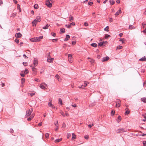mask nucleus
Instances as JSON below:
<instances>
[{
  "instance_id": "1",
  "label": "nucleus",
  "mask_w": 146,
  "mask_h": 146,
  "mask_svg": "<svg viewBox=\"0 0 146 146\" xmlns=\"http://www.w3.org/2000/svg\"><path fill=\"white\" fill-rule=\"evenodd\" d=\"M32 111V109L31 108V109H29L26 111V116L27 117H28L29 116L31 115Z\"/></svg>"
},
{
  "instance_id": "2",
  "label": "nucleus",
  "mask_w": 146,
  "mask_h": 146,
  "mask_svg": "<svg viewBox=\"0 0 146 146\" xmlns=\"http://www.w3.org/2000/svg\"><path fill=\"white\" fill-rule=\"evenodd\" d=\"M126 130L124 128H122L117 129L116 132L117 133H123L126 131Z\"/></svg>"
},
{
  "instance_id": "3",
  "label": "nucleus",
  "mask_w": 146,
  "mask_h": 146,
  "mask_svg": "<svg viewBox=\"0 0 146 146\" xmlns=\"http://www.w3.org/2000/svg\"><path fill=\"white\" fill-rule=\"evenodd\" d=\"M45 4L48 7L50 8L52 6V4L50 2L49 0H47L45 2Z\"/></svg>"
},
{
  "instance_id": "4",
  "label": "nucleus",
  "mask_w": 146,
  "mask_h": 146,
  "mask_svg": "<svg viewBox=\"0 0 146 146\" xmlns=\"http://www.w3.org/2000/svg\"><path fill=\"white\" fill-rule=\"evenodd\" d=\"M68 61L70 63H72L73 61V58L72 57V54H68Z\"/></svg>"
},
{
  "instance_id": "5",
  "label": "nucleus",
  "mask_w": 146,
  "mask_h": 146,
  "mask_svg": "<svg viewBox=\"0 0 146 146\" xmlns=\"http://www.w3.org/2000/svg\"><path fill=\"white\" fill-rule=\"evenodd\" d=\"M75 25V23L74 22H72L71 23H70L69 25H66L65 26L68 28H70L71 27V26L72 25L73 26H74Z\"/></svg>"
},
{
  "instance_id": "6",
  "label": "nucleus",
  "mask_w": 146,
  "mask_h": 146,
  "mask_svg": "<svg viewBox=\"0 0 146 146\" xmlns=\"http://www.w3.org/2000/svg\"><path fill=\"white\" fill-rule=\"evenodd\" d=\"M29 104H30V106H34L35 105L36 101H30Z\"/></svg>"
},
{
  "instance_id": "7",
  "label": "nucleus",
  "mask_w": 146,
  "mask_h": 146,
  "mask_svg": "<svg viewBox=\"0 0 146 146\" xmlns=\"http://www.w3.org/2000/svg\"><path fill=\"white\" fill-rule=\"evenodd\" d=\"M38 64V61L35 58L34 60L33 65L34 66H37Z\"/></svg>"
},
{
  "instance_id": "8",
  "label": "nucleus",
  "mask_w": 146,
  "mask_h": 146,
  "mask_svg": "<svg viewBox=\"0 0 146 146\" xmlns=\"http://www.w3.org/2000/svg\"><path fill=\"white\" fill-rule=\"evenodd\" d=\"M54 59L52 58H50V57H48L47 61L50 63L52 62Z\"/></svg>"
},
{
  "instance_id": "9",
  "label": "nucleus",
  "mask_w": 146,
  "mask_h": 146,
  "mask_svg": "<svg viewBox=\"0 0 146 146\" xmlns=\"http://www.w3.org/2000/svg\"><path fill=\"white\" fill-rule=\"evenodd\" d=\"M44 85L47 86V85L44 83H42L40 85V87L42 89L45 90L46 89L44 86Z\"/></svg>"
},
{
  "instance_id": "10",
  "label": "nucleus",
  "mask_w": 146,
  "mask_h": 146,
  "mask_svg": "<svg viewBox=\"0 0 146 146\" xmlns=\"http://www.w3.org/2000/svg\"><path fill=\"white\" fill-rule=\"evenodd\" d=\"M15 36L16 38H19L22 36V35L20 33H18L16 34Z\"/></svg>"
},
{
  "instance_id": "11",
  "label": "nucleus",
  "mask_w": 146,
  "mask_h": 146,
  "mask_svg": "<svg viewBox=\"0 0 146 146\" xmlns=\"http://www.w3.org/2000/svg\"><path fill=\"white\" fill-rule=\"evenodd\" d=\"M43 36H40L39 37H35L36 42H38L40 40L43 38Z\"/></svg>"
},
{
  "instance_id": "12",
  "label": "nucleus",
  "mask_w": 146,
  "mask_h": 146,
  "mask_svg": "<svg viewBox=\"0 0 146 146\" xmlns=\"http://www.w3.org/2000/svg\"><path fill=\"white\" fill-rule=\"evenodd\" d=\"M121 101H117L116 102V107L118 108L120 107V103Z\"/></svg>"
},
{
  "instance_id": "13",
  "label": "nucleus",
  "mask_w": 146,
  "mask_h": 146,
  "mask_svg": "<svg viewBox=\"0 0 146 146\" xmlns=\"http://www.w3.org/2000/svg\"><path fill=\"white\" fill-rule=\"evenodd\" d=\"M34 116L35 114L33 113L29 118H27V120L28 121H31L32 119L34 117Z\"/></svg>"
},
{
  "instance_id": "14",
  "label": "nucleus",
  "mask_w": 146,
  "mask_h": 146,
  "mask_svg": "<svg viewBox=\"0 0 146 146\" xmlns=\"http://www.w3.org/2000/svg\"><path fill=\"white\" fill-rule=\"evenodd\" d=\"M48 105L49 106L51 107L52 108H55V107L53 104H52L51 101L48 102Z\"/></svg>"
},
{
  "instance_id": "15",
  "label": "nucleus",
  "mask_w": 146,
  "mask_h": 146,
  "mask_svg": "<svg viewBox=\"0 0 146 146\" xmlns=\"http://www.w3.org/2000/svg\"><path fill=\"white\" fill-rule=\"evenodd\" d=\"M109 58L108 56H106L105 57H104L102 60V61L103 62H104L105 61L108 60H109Z\"/></svg>"
},
{
  "instance_id": "16",
  "label": "nucleus",
  "mask_w": 146,
  "mask_h": 146,
  "mask_svg": "<svg viewBox=\"0 0 146 146\" xmlns=\"http://www.w3.org/2000/svg\"><path fill=\"white\" fill-rule=\"evenodd\" d=\"M37 23V20H36V19L34 20L32 22V24H33V26H34L35 25V26H36V24Z\"/></svg>"
},
{
  "instance_id": "17",
  "label": "nucleus",
  "mask_w": 146,
  "mask_h": 146,
  "mask_svg": "<svg viewBox=\"0 0 146 146\" xmlns=\"http://www.w3.org/2000/svg\"><path fill=\"white\" fill-rule=\"evenodd\" d=\"M70 38V36L68 35H66V37L64 39V41H65L68 40Z\"/></svg>"
},
{
  "instance_id": "18",
  "label": "nucleus",
  "mask_w": 146,
  "mask_h": 146,
  "mask_svg": "<svg viewBox=\"0 0 146 146\" xmlns=\"http://www.w3.org/2000/svg\"><path fill=\"white\" fill-rule=\"evenodd\" d=\"M121 11L120 9L118 10L116 13L115 14V15L116 16L119 15L121 13Z\"/></svg>"
},
{
  "instance_id": "19",
  "label": "nucleus",
  "mask_w": 146,
  "mask_h": 146,
  "mask_svg": "<svg viewBox=\"0 0 146 146\" xmlns=\"http://www.w3.org/2000/svg\"><path fill=\"white\" fill-rule=\"evenodd\" d=\"M139 60L141 61H146V57L144 56L142 58L140 59H139Z\"/></svg>"
},
{
  "instance_id": "20",
  "label": "nucleus",
  "mask_w": 146,
  "mask_h": 146,
  "mask_svg": "<svg viewBox=\"0 0 146 146\" xmlns=\"http://www.w3.org/2000/svg\"><path fill=\"white\" fill-rule=\"evenodd\" d=\"M69 18L70 19L69 21L70 22H71L72 21L74 20V17H73L72 16V15H70V17H69Z\"/></svg>"
},
{
  "instance_id": "21",
  "label": "nucleus",
  "mask_w": 146,
  "mask_h": 146,
  "mask_svg": "<svg viewBox=\"0 0 146 146\" xmlns=\"http://www.w3.org/2000/svg\"><path fill=\"white\" fill-rule=\"evenodd\" d=\"M35 94V92L34 93L29 92L28 93V95L30 96L31 97H32L33 95Z\"/></svg>"
},
{
  "instance_id": "22",
  "label": "nucleus",
  "mask_w": 146,
  "mask_h": 146,
  "mask_svg": "<svg viewBox=\"0 0 146 146\" xmlns=\"http://www.w3.org/2000/svg\"><path fill=\"white\" fill-rule=\"evenodd\" d=\"M31 67L32 68V70L33 72H36V68L35 67V66H34L33 65H31Z\"/></svg>"
},
{
  "instance_id": "23",
  "label": "nucleus",
  "mask_w": 146,
  "mask_h": 146,
  "mask_svg": "<svg viewBox=\"0 0 146 146\" xmlns=\"http://www.w3.org/2000/svg\"><path fill=\"white\" fill-rule=\"evenodd\" d=\"M50 26V25L47 24L45 26L43 27H42L43 29H47L48 28V27Z\"/></svg>"
},
{
  "instance_id": "24",
  "label": "nucleus",
  "mask_w": 146,
  "mask_h": 146,
  "mask_svg": "<svg viewBox=\"0 0 146 146\" xmlns=\"http://www.w3.org/2000/svg\"><path fill=\"white\" fill-rule=\"evenodd\" d=\"M36 20H37L38 22H40L41 21V18L39 16H37L36 17Z\"/></svg>"
},
{
  "instance_id": "25",
  "label": "nucleus",
  "mask_w": 146,
  "mask_h": 146,
  "mask_svg": "<svg viewBox=\"0 0 146 146\" xmlns=\"http://www.w3.org/2000/svg\"><path fill=\"white\" fill-rule=\"evenodd\" d=\"M90 45L91 46H92L93 47H96L97 46V44L96 43H93L91 44H90Z\"/></svg>"
},
{
  "instance_id": "26",
  "label": "nucleus",
  "mask_w": 146,
  "mask_h": 146,
  "mask_svg": "<svg viewBox=\"0 0 146 146\" xmlns=\"http://www.w3.org/2000/svg\"><path fill=\"white\" fill-rule=\"evenodd\" d=\"M17 9L19 10V12H21V8L20 7V5L19 4H17Z\"/></svg>"
},
{
  "instance_id": "27",
  "label": "nucleus",
  "mask_w": 146,
  "mask_h": 146,
  "mask_svg": "<svg viewBox=\"0 0 146 146\" xmlns=\"http://www.w3.org/2000/svg\"><path fill=\"white\" fill-rule=\"evenodd\" d=\"M62 138H61L60 139H57L55 140V142L56 143H58L61 141L62 140Z\"/></svg>"
},
{
  "instance_id": "28",
  "label": "nucleus",
  "mask_w": 146,
  "mask_h": 146,
  "mask_svg": "<svg viewBox=\"0 0 146 146\" xmlns=\"http://www.w3.org/2000/svg\"><path fill=\"white\" fill-rule=\"evenodd\" d=\"M30 40L32 42H36V40L35 39V37L33 38L30 39Z\"/></svg>"
},
{
  "instance_id": "29",
  "label": "nucleus",
  "mask_w": 146,
  "mask_h": 146,
  "mask_svg": "<svg viewBox=\"0 0 146 146\" xmlns=\"http://www.w3.org/2000/svg\"><path fill=\"white\" fill-rule=\"evenodd\" d=\"M123 48V47L122 46H120V45H119V46H118L117 47V48H116V50H117V49H122Z\"/></svg>"
},
{
  "instance_id": "30",
  "label": "nucleus",
  "mask_w": 146,
  "mask_h": 146,
  "mask_svg": "<svg viewBox=\"0 0 146 146\" xmlns=\"http://www.w3.org/2000/svg\"><path fill=\"white\" fill-rule=\"evenodd\" d=\"M135 28L133 27V26L132 25H130L129 26V29L132 30L133 29H134Z\"/></svg>"
},
{
  "instance_id": "31",
  "label": "nucleus",
  "mask_w": 146,
  "mask_h": 146,
  "mask_svg": "<svg viewBox=\"0 0 146 146\" xmlns=\"http://www.w3.org/2000/svg\"><path fill=\"white\" fill-rule=\"evenodd\" d=\"M72 139H75L76 138V135L74 133H72Z\"/></svg>"
},
{
  "instance_id": "32",
  "label": "nucleus",
  "mask_w": 146,
  "mask_h": 146,
  "mask_svg": "<svg viewBox=\"0 0 146 146\" xmlns=\"http://www.w3.org/2000/svg\"><path fill=\"white\" fill-rule=\"evenodd\" d=\"M100 42L99 43H98V45L99 46H102V45H103L104 42Z\"/></svg>"
},
{
  "instance_id": "33",
  "label": "nucleus",
  "mask_w": 146,
  "mask_h": 146,
  "mask_svg": "<svg viewBox=\"0 0 146 146\" xmlns=\"http://www.w3.org/2000/svg\"><path fill=\"white\" fill-rule=\"evenodd\" d=\"M125 110H126V111L125 112V114H127V115L130 112V111L129 110H127V108L125 109Z\"/></svg>"
},
{
  "instance_id": "34",
  "label": "nucleus",
  "mask_w": 146,
  "mask_h": 146,
  "mask_svg": "<svg viewBox=\"0 0 146 146\" xmlns=\"http://www.w3.org/2000/svg\"><path fill=\"white\" fill-rule=\"evenodd\" d=\"M110 3L111 5H113L115 3V2L113 0H110Z\"/></svg>"
},
{
  "instance_id": "35",
  "label": "nucleus",
  "mask_w": 146,
  "mask_h": 146,
  "mask_svg": "<svg viewBox=\"0 0 146 146\" xmlns=\"http://www.w3.org/2000/svg\"><path fill=\"white\" fill-rule=\"evenodd\" d=\"M60 30V31L62 33H64L65 32V29L64 28H61Z\"/></svg>"
},
{
  "instance_id": "36",
  "label": "nucleus",
  "mask_w": 146,
  "mask_h": 146,
  "mask_svg": "<svg viewBox=\"0 0 146 146\" xmlns=\"http://www.w3.org/2000/svg\"><path fill=\"white\" fill-rule=\"evenodd\" d=\"M25 74H26L28 73L29 70L27 69H25L24 71H23Z\"/></svg>"
},
{
  "instance_id": "37",
  "label": "nucleus",
  "mask_w": 146,
  "mask_h": 146,
  "mask_svg": "<svg viewBox=\"0 0 146 146\" xmlns=\"http://www.w3.org/2000/svg\"><path fill=\"white\" fill-rule=\"evenodd\" d=\"M25 74L24 73L23 71H22L20 73V75L22 77L25 76Z\"/></svg>"
},
{
  "instance_id": "38",
  "label": "nucleus",
  "mask_w": 146,
  "mask_h": 146,
  "mask_svg": "<svg viewBox=\"0 0 146 146\" xmlns=\"http://www.w3.org/2000/svg\"><path fill=\"white\" fill-rule=\"evenodd\" d=\"M104 30L105 31L108 32L109 31V27L108 26H107L104 29Z\"/></svg>"
},
{
  "instance_id": "39",
  "label": "nucleus",
  "mask_w": 146,
  "mask_h": 146,
  "mask_svg": "<svg viewBox=\"0 0 146 146\" xmlns=\"http://www.w3.org/2000/svg\"><path fill=\"white\" fill-rule=\"evenodd\" d=\"M25 78H23L21 79V83L22 84H23L24 83L25 81Z\"/></svg>"
},
{
  "instance_id": "40",
  "label": "nucleus",
  "mask_w": 146,
  "mask_h": 146,
  "mask_svg": "<svg viewBox=\"0 0 146 146\" xmlns=\"http://www.w3.org/2000/svg\"><path fill=\"white\" fill-rule=\"evenodd\" d=\"M34 7L35 9H38V5L37 4H35L34 5Z\"/></svg>"
},
{
  "instance_id": "41",
  "label": "nucleus",
  "mask_w": 146,
  "mask_h": 146,
  "mask_svg": "<svg viewBox=\"0 0 146 146\" xmlns=\"http://www.w3.org/2000/svg\"><path fill=\"white\" fill-rule=\"evenodd\" d=\"M115 111L114 110H112L111 111V115H114L115 113Z\"/></svg>"
},
{
  "instance_id": "42",
  "label": "nucleus",
  "mask_w": 146,
  "mask_h": 146,
  "mask_svg": "<svg viewBox=\"0 0 146 146\" xmlns=\"http://www.w3.org/2000/svg\"><path fill=\"white\" fill-rule=\"evenodd\" d=\"M58 40V39L57 38L53 39L52 40V41L53 42H56Z\"/></svg>"
},
{
  "instance_id": "43",
  "label": "nucleus",
  "mask_w": 146,
  "mask_h": 146,
  "mask_svg": "<svg viewBox=\"0 0 146 146\" xmlns=\"http://www.w3.org/2000/svg\"><path fill=\"white\" fill-rule=\"evenodd\" d=\"M94 125V124H90L88 125V127L89 128H91L92 126Z\"/></svg>"
},
{
  "instance_id": "44",
  "label": "nucleus",
  "mask_w": 146,
  "mask_h": 146,
  "mask_svg": "<svg viewBox=\"0 0 146 146\" xmlns=\"http://www.w3.org/2000/svg\"><path fill=\"white\" fill-rule=\"evenodd\" d=\"M88 59L90 60H89L92 63L94 62V60H93L91 58H90L89 57L88 58Z\"/></svg>"
},
{
  "instance_id": "45",
  "label": "nucleus",
  "mask_w": 146,
  "mask_h": 146,
  "mask_svg": "<svg viewBox=\"0 0 146 146\" xmlns=\"http://www.w3.org/2000/svg\"><path fill=\"white\" fill-rule=\"evenodd\" d=\"M110 36V35H105V38H107L109 37Z\"/></svg>"
},
{
  "instance_id": "46",
  "label": "nucleus",
  "mask_w": 146,
  "mask_h": 146,
  "mask_svg": "<svg viewBox=\"0 0 146 146\" xmlns=\"http://www.w3.org/2000/svg\"><path fill=\"white\" fill-rule=\"evenodd\" d=\"M60 113L63 116V117H65V115L64 114V113L62 111H60Z\"/></svg>"
},
{
  "instance_id": "47",
  "label": "nucleus",
  "mask_w": 146,
  "mask_h": 146,
  "mask_svg": "<svg viewBox=\"0 0 146 146\" xmlns=\"http://www.w3.org/2000/svg\"><path fill=\"white\" fill-rule=\"evenodd\" d=\"M121 117L120 116H118V120H119V121H118L119 122H120V121L121 120Z\"/></svg>"
},
{
  "instance_id": "48",
  "label": "nucleus",
  "mask_w": 146,
  "mask_h": 146,
  "mask_svg": "<svg viewBox=\"0 0 146 146\" xmlns=\"http://www.w3.org/2000/svg\"><path fill=\"white\" fill-rule=\"evenodd\" d=\"M15 42L17 43H18L19 42V40L18 39H17V38H16L15 40Z\"/></svg>"
},
{
  "instance_id": "49",
  "label": "nucleus",
  "mask_w": 146,
  "mask_h": 146,
  "mask_svg": "<svg viewBox=\"0 0 146 146\" xmlns=\"http://www.w3.org/2000/svg\"><path fill=\"white\" fill-rule=\"evenodd\" d=\"M142 25L143 26V28L144 29L145 28V26L146 25V23H143L142 24Z\"/></svg>"
},
{
  "instance_id": "50",
  "label": "nucleus",
  "mask_w": 146,
  "mask_h": 146,
  "mask_svg": "<svg viewBox=\"0 0 146 146\" xmlns=\"http://www.w3.org/2000/svg\"><path fill=\"white\" fill-rule=\"evenodd\" d=\"M11 17H15L16 15V13H13L11 15Z\"/></svg>"
},
{
  "instance_id": "51",
  "label": "nucleus",
  "mask_w": 146,
  "mask_h": 146,
  "mask_svg": "<svg viewBox=\"0 0 146 146\" xmlns=\"http://www.w3.org/2000/svg\"><path fill=\"white\" fill-rule=\"evenodd\" d=\"M71 134L70 133H68L67 134V137L68 139L71 136Z\"/></svg>"
},
{
  "instance_id": "52",
  "label": "nucleus",
  "mask_w": 146,
  "mask_h": 146,
  "mask_svg": "<svg viewBox=\"0 0 146 146\" xmlns=\"http://www.w3.org/2000/svg\"><path fill=\"white\" fill-rule=\"evenodd\" d=\"M51 34L52 35V36H55L56 35V34L55 33H53V32L51 33Z\"/></svg>"
},
{
  "instance_id": "53",
  "label": "nucleus",
  "mask_w": 146,
  "mask_h": 146,
  "mask_svg": "<svg viewBox=\"0 0 146 146\" xmlns=\"http://www.w3.org/2000/svg\"><path fill=\"white\" fill-rule=\"evenodd\" d=\"M23 64L24 66H27V62H23Z\"/></svg>"
},
{
  "instance_id": "54",
  "label": "nucleus",
  "mask_w": 146,
  "mask_h": 146,
  "mask_svg": "<svg viewBox=\"0 0 146 146\" xmlns=\"http://www.w3.org/2000/svg\"><path fill=\"white\" fill-rule=\"evenodd\" d=\"M45 137L46 138H48L49 137V134L47 133H46L45 134Z\"/></svg>"
},
{
  "instance_id": "55",
  "label": "nucleus",
  "mask_w": 146,
  "mask_h": 146,
  "mask_svg": "<svg viewBox=\"0 0 146 146\" xmlns=\"http://www.w3.org/2000/svg\"><path fill=\"white\" fill-rule=\"evenodd\" d=\"M88 4L89 5L91 6L93 4V2H89L88 3Z\"/></svg>"
},
{
  "instance_id": "56",
  "label": "nucleus",
  "mask_w": 146,
  "mask_h": 146,
  "mask_svg": "<svg viewBox=\"0 0 146 146\" xmlns=\"http://www.w3.org/2000/svg\"><path fill=\"white\" fill-rule=\"evenodd\" d=\"M55 77L58 79L60 78L58 74L56 75Z\"/></svg>"
},
{
  "instance_id": "57",
  "label": "nucleus",
  "mask_w": 146,
  "mask_h": 146,
  "mask_svg": "<svg viewBox=\"0 0 146 146\" xmlns=\"http://www.w3.org/2000/svg\"><path fill=\"white\" fill-rule=\"evenodd\" d=\"M88 24L87 22H85L84 23V25L86 26H87Z\"/></svg>"
},
{
  "instance_id": "58",
  "label": "nucleus",
  "mask_w": 146,
  "mask_h": 146,
  "mask_svg": "<svg viewBox=\"0 0 146 146\" xmlns=\"http://www.w3.org/2000/svg\"><path fill=\"white\" fill-rule=\"evenodd\" d=\"M83 85L84 88L85 87H86L87 86V84L86 83V82H85L84 83V85Z\"/></svg>"
},
{
  "instance_id": "59",
  "label": "nucleus",
  "mask_w": 146,
  "mask_h": 146,
  "mask_svg": "<svg viewBox=\"0 0 146 146\" xmlns=\"http://www.w3.org/2000/svg\"><path fill=\"white\" fill-rule=\"evenodd\" d=\"M141 100H146V98H142L141 99Z\"/></svg>"
},
{
  "instance_id": "60",
  "label": "nucleus",
  "mask_w": 146,
  "mask_h": 146,
  "mask_svg": "<svg viewBox=\"0 0 146 146\" xmlns=\"http://www.w3.org/2000/svg\"><path fill=\"white\" fill-rule=\"evenodd\" d=\"M88 135H86L84 136V138L86 139H88Z\"/></svg>"
},
{
  "instance_id": "61",
  "label": "nucleus",
  "mask_w": 146,
  "mask_h": 146,
  "mask_svg": "<svg viewBox=\"0 0 146 146\" xmlns=\"http://www.w3.org/2000/svg\"><path fill=\"white\" fill-rule=\"evenodd\" d=\"M23 56L25 58L27 59L28 57L25 54H23Z\"/></svg>"
},
{
  "instance_id": "62",
  "label": "nucleus",
  "mask_w": 146,
  "mask_h": 146,
  "mask_svg": "<svg viewBox=\"0 0 146 146\" xmlns=\"http://www.w3.org/2000/svg\"><path fill=\"white\" fill-rule=\"evenodd\" d=\"M65 116H69V114L67 113L66 111L65 112Z\"/></svg>"
},
{
  "instance_id": "63",
  "label": "nucleus",
  "mask_w": 146,
  "mask_h": 146,
  "mask_svg": "<svg viewBox=\"0 0 146 146\" xmlns=\"http://www.w3.org/2000/svg\"><path fill=\"white\" fill-rule=\"evenodd\" d=\"M145 35H146V28H145V29L143 31Z\"/></svg>"
},
{
  "instance_id": "64",
  "label": "nucleus",
  "mask_w": 146,
  "mask_h": 146,
  "mask_svg": "<svg viewBox=\"0 0 146 146\" xmlns=\"http://www.w3.org/2000/svg\"><path fill=\"white\" fill-rule=\"evenodd\" d=\"M58 121H57L56 123L55 124V125L56 126V127H57V126H58Z\"/></svg>"
}]
</instances>
